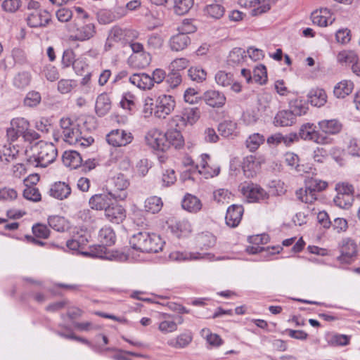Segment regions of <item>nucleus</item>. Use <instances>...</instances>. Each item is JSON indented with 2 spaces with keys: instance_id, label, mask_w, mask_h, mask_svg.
Masks as SVG:
<instances>
[{
  "instance_id": "nucleus-1",
  "label": "nucleus",
  "mask_w": 360,
  "mask_h": 360,
  "mask_svg": "<svg viewBox=\"0 0 360 360\" xmlns=\"http://www.w3.org/2000/svg\"><path fill=\"white\" fill-rule=\"evenodd\" d=\"M31 155L26 150L27 162L30 166L46 167L58 155L56 147L51 143L40 141L32 146Z\"/></svg>"
},
{
  "instance_id": "nucleus-2",
  "label": "nucleus",
  "mask_w": 360,
  "mask_h": 360,
  "mask_svg": "<svg viewBox=\"0 0 360 360\" xmlns=\"http://www.w3.org/2000/svg\"><path fill=\"white\" fill-rule=\"evenodd\" d=\"M129 243L135 250L142 252H158L162 250L165 242L158 234L139 232L131 237Z\"/></svg>"
},
{
  "instance_id": "nucleus-3",
  "label": "nucleus",
  "mask_w": 360,
  "mask_h": 360,
  "mask_svg": "<svg viewBox=\"0 0 360 360\" xmlns=\"http://www.w3.org/2000/svg\"><path fill=\"white\" fill-rule=\"evenodd\" d=\"M69 32L72 40L84 41L94 36L96 28L94 24L90 20L82 21L81 18H78L69 25Z\"/></svg>"
},
{
  "instance_id": "nucleus-4",
  "label": "nucleus",
  "mask_w": 360,
  "mask_h": 360,
  "mask_svg": "<svg viewBox=\"0 0 360 360\" xmlns=\"http://www.w3.org/2000/svg\"><path fill=\"white\" fill-rule=\"evenodd\" d=\"M125 199L126 195L124 192L117 193V192L109 191L92 195L89 199V203L93 210H104L105 211L106 208L112 205L114 200H124Z\"/></svg>"
},
{
  "instance_id": "nucleus-5",
  "label": "nucleus",
  "mask_w": 360,
  "mask_h": 360,
  "mask_svg": "<svg viewBox=\"0 0 360 360\" xmlns=\"http://www.w3.org/2000/svg\"><path fill=\"white\" fill-rule=\"evenodd\" d=\"M314 124L306 123L301 126L298 135V139L300 138L304 141H311L318 144H327L330 143V139L321 134L316 129Z\"/></svg>"
},
{
  "instance_id": "nucleus-6",
  "label": "nucleus",
  "mask_w": 360,
  "mask_h": 360,
  "mask_svg": "<svg viewBox=\"0 0 360 360\" xmlns=\"http://www.w3.org/2000/svg\"><path fill=\"white\" fill-rule=\"evenodd\" d=\"M241 192L248 202H259L269 198L268 193L259 185L253 183L243 185Z\"/></svg>"
},
{
  "instance_id": "nucleus-7",
  "label": "nucleus",
  "mask_w": 360,
  "mask_h": 360,
  "mask_svg": "<svg viewBox=\"0 0 360 360\" xmlns=\"http://www.w3.org/2000/svg\"><path fill=\"white\" fill-rule=\"evenodd\" d=\"M175 104L174 98L172 96H159L155 101L154 115L158 118H165L174 110Z\"/></svg>"
},
{
  "instance_id": "nucleus-8",
  "label": "nucleus",
  "mask_w": 360,
  "mask_h": 360,
  "mask_svg": "<svg viewBox=\"0 0 360 360\" xmlns=\"http://www.w3.org/2000/svg\"><path fill=\"white\" fill-rule=\"evenodd\" d=\"M134 139L132 134L123 129H113L106 136V141L113 147H122L131 143Z\"/></svg>"
},
{
  "instance_id": "nucleus-9",
  "label": "nucleus",
  "mask_w": 360,
  "mask_h": 360,
  "mask_svg": "<svg viewBox=\"0 0 360 360\" xmlns=\"http://www.w3.org/2000/svg\"><path fill=\"white\" fill-rule=\"evenodd\" d=\"M356 255V243L349 238L343 240L340 247V255L338 257V260L342 264H350L354 260Z\"/></svg>"
},
{
  "instance_id": "nucleus-10",
  "label": "nucleus",
  "mask_w": 360,
  "mask_h": 360,
  "mask_svg": "<svg viewBox=\"0 0 360 360\" xmlns=\"http://www.w3.org/2000/svg\"><path fill=\"white\" fill-rule=\"evenodd\" d=\"M51 20V15L46 9L30 11L27 17V25L35 28L46 27Z\"/></svg>"
},
{
  "instance_id": "nucleus-11",
  "label": "nucleus",
  "mask_w": 360,
  "mask_h": 360,
  "mask_svg": "<svg viewBox=\"0 0 360 360\" xmlns=\"http://www.w3.org/2000/svg\"><path fill=\"white\" fill-rule=\"evenodd\" d=\"M147 144L154 150H165L168 148L165 133L158 129H152L146 136Z\"/></svg>"
},
{
  "instance_id": "nucleus-12",
  "label": "nucleus",
  "mask_w": 360,
  "mask_h": 360,
  "mask_svg": "<svg viewBox=\"0 0 360 360\" xmlns=\"http://www.w3.org/2000/svg\"><path fill=\"white\" fill-rule=\"evenodd\" d=\"M239 4L245 8H252V15H258L269 11L274 2L273 0H239Z\"/></svg>"
},
{
  "instance_id": "nucleus-13",
  "label": "nucleus",
  "mask_w": 360,
  "mask_h": 360,
  "mask_svg": "<svg viewBox=\"0 0 360 360\" xmlns=\"http://www.w3.org/2000/svg\"><path fill=\"white\" fill-rule=\"evenodd\" d=\"M276 106L275 101L269 93L260 94L257 100V111L261 115L269 116L273 114Z\"/></svg>"
},
{
  "instance_id": "nucleus-14",
  "label": "nucleus",
  "mask_w": 360,
  "mask_h": 360,
  "mask_svg": "<svg viewBox=\"0 0 360 360\" xmlns=\"http://www.w3.org/2000/svg\"><path fill=\"white\" fill-rule=\"evenodd\" d=\"M158 328L163 334L172 333L178 328V323L175 321L174 316L167 313H160L158 315Z\"/></svg>"
},
{
  "instance_id": "nucleus-15",
  "label": "nucleus",
  "mask_w": 360,
  "mask_h": 360,
  "mask_svg": "<svg viewBox=\"0 0 360 360\" xmlns=\"http://www.w3.org/2000/svg\"><path fill=\"white\" fill-rule=\"evenodd\" d=\"M244 212L243 207L240 205H231L227 209L225 220L226 224L232 228L238 226Z\"/></svg>"
},
{
  "instance_id": "nucleus-16",
  "label": "nucleus",
  "mask_w": 360,
  "mask_h": 360,
  "mask_svg": "<svg viewBox=\"0 0 360 360\" xmlns=\"http://www.w3.org/2000/svg\"><path fill=\"white\" fill-rule=\"evenodd\" d=\"M202 99L205 103L212 108H221L226 103V96L217 90H208L203 94Z\"/></svg>"
},
{
  "instance_id": "nucleus-17",
  "label": "nucleus",
  "mask_w": 360,
  "mask_h": 360,
  "mask_svg": "<svg viewBox=\"0 0 360 360\" xmlns=\"http://www.w3.org/2000/svg\"><path fill=\"white\" fill-rule=\"evenodd\" d=\"M105 215L110 221L120 224L125 219L126 211L122 205L114 202L112 205L106 208Z\"/></svg>"
},
{
  "instance_id": "nucleus-18",
  "label": "nucleus",
  "mask_w": 360,
  "mask_h": 360,
  "mask_svg": "<svg viewBox=\"0 0 360 360\" xmlns=\"http://www.w3.org/2000/svg\"><path fill=\"white\" fill-rule=\"evenodd\" d=\"M171 232L177 238L186 237L192 232V225L187 219H182L171 224Z\"/></svg>"
},
{
  "instance_id": "nucleus-19",
  "label": "nucleus",
  "mask_w": 360,
  "mask_h": 360,
  "mask_svg": "<svg viewBox=\"0 0 360 360\" xmlns=\"http://www.w3.org/2000/svg\"><path fill=\"white\" fill-rule=\"evenodd\" d=\"M312 22L320 27H326L335 21V18L331 15L328 8H321L314 11L311 15Z\"/></svg>"
},
{
  "instance_id": "nucleus-20",
  "label": "nucleus",
  "mask_w": 360,
  "mask_h": 360,
  "mask_svg": "<svg viewBox=\"0 0 360 360\" xmlns=\"http://www.w3.org/2000/svg\"><path fill=\"white\" fill-rule=\"evenodd\" d=\"M131 51L135 54V58H140L141 60L138 63L137 66L139 68H145L148 66L151 61V56L149 53L144 51L143 45L139 42L133 41L129 44Z\"/></svg>"
},
{
  "instance_id": "nucleus-21",
  "label": "nucleus",
  "mask_w": 360,
  "mask_h": 360,
  "mask_svg": "<svg viewBox=\"0 0 360 360\" xmlns=\"http://www.w3.org/2000/svg\"><path fill=\"white\" fill-rule=\"evenodd\" d=\"M181 207L188 212L195 214L202 209V203L197 196L186 193L181 200Z\"/></svg>"
},
{
  "instance_id": "nucleus-22",
  "label": "nucleus",
  "mask_w": 360,
  "mask_h": 360,
  "mask_svg": "<svg viewBox=\"0 0 360 360\" xmlns=\"http://www.w3.org/2000/svg\"><path fill=\"white\" fill-rule=\"evenodd\" d=\"M71 193V188L69 184L63 181H58L51 185L49 189V194L58 200L67 198Z\"/></svg>"
},
{
  "instance_id": "nucleus-23",
  "label": "nucleus",
  "mask_w": 360,
  "mask_h": 360,
  "mask_svg": "<svg viewBox=\"0 0 360 360\" xmlns=\"http://www.w3.org/2000/svg\"><path fill=\"white\" fill-rule=\"evenodd\" d=\"M193 340V335L191 331L181 333L175 338L167 340L168 346L174 349H184L187 347Z\"/></svg>"
},
{
  "instance_id": "nucleus-24",
  "label": "nucleus",
  "mask_w": 360,
  "mask_h": 360,
  "mask_svg": "<svg viewBox=\"0 0 360 360\" xmlns=\"http://www.w3.org/2000/svg\"><path fill=\"white\" fill-rule=\"evenodd\" d=\"M191 43L190 37L184 32H179L172 36L169 41L172 51H180L185 49Z\"/></svg>"
},
{
  "instance_id": "nucleus-25",
  "label": "nucleus",
  "mask_w": 360,
  "mask_h": 360,
  "mask_svg": "<svg viewBox=\"0 0 360 360\" xmlns=\"http://www.w3.org/2000/svg\"><path fill=\"white\" fill-rule=\"evenodd\" d=\"M131 84L142 90H150L153 88L150 76L146 73H135L129 78Z\"/></svg>"
},
{
  "instance_id": "nucleus-26",
  "label": "nucleus",
  "mask_w": 360,
  "mask_h": 360,
  "mask_svg": "<svg viewBox=\"0 0 360 360\" xmlns=\"http://www.w3.org/2000/svg\"><path fill=\"white\" fill-rule=\"evenodd\" d=\"M225 4L224 2L213 1L207 4L204 8V13L205 15L213 19H220L225 13Z\"/></svg>"
},
{
  "instance_id": "nucleus-27",
  "label": "nucleus",
  "mask_w": 360,
  "mask_h": 360,
  "mask_svg": "<svg viewBox=\"0 0 360 360\" xmlns=\"http://www.w3.org/2000/svg\"><path fill=\"white\" fill-rule=\"evenodd\" d=\"M109 185L113 187L110 191L117 192V193H121L124 192L127 197V193L126 189L129 185V182L126 176L122 174H117L112 177L109 181Z\"/></svg>"
},
{
  "instance_id": "nucleus-28",
  "label": "nucleus",
  "mask_w": 360,
  "mask_h": 360,
  "mask_svg": "<svg viewBox=\"0 0 360 360\" xmlns=\"http://www.w3.org/2000/svg\"><path fill=\"white\" fill-rule=\"evenodd\" d=\"M32 80V76L29 71H21L14 75L12 84L13 86L19 90H24L27 88Z\"/></svg>"
},
{
  "instance_id": "nucleus-29",
  "label": "nucleus",
  "mask_w": 360,
  "mask_h": 360,
  "mask_svg": "<svg viewBox=\"0 0 360 360\" xmlns=\"http://www.w3.org/2000/svg\"><path fill=\"white\" fill-rule=\"evenodd\" d=\"M209 160L210 156L207 154H202L200 155V162L196 166L199 173L205 175V178L216 176L220 172V167L218 165H215L213 170L209 169L207 167L209 165Z\"/></svg>"
},
{
  "instance_id": "nucleus-30",
  "label": "nucleus",
  "mask_w": 360,
  "mask_h": 360,
  "mask_svg": "<svg viewBox=\"0 0 360 360\" xmlns=\"http://www.w3.org/2000/svg\"><path fill=\"white\" fill-rule=\"evenodd\" d=\"M62 160L64 165L70 169H77L82 163V158L80 154L75 150L65 151Z\"/></svg>"
},
{
  "instance_id": "nucleus-31",
  "label": "nucleus",
  "mask_w": 360,
  "mask_h": 360,
  "mask_svg": "<svg viewBox=\"0 0 360 360\" xmlns=\"http://www.w3.org/2000/svg\"><path fill=\"white\" fill-rule=\"evenodd\" d=\"M116 43H121L123 44V30L120 27H113L108 34L105 44V50L110 51L113 48Z\"/></svg>"
},
{
  "instance_id": "nucleus-32",
  "label": "nucleus",
  "mask_w": 360,
  "mask_h": 360,
  "mask_svg": "<svg viewBox=\"0 0 360 360\" xmlns=\"http://www.w3.org/2000/svg\"><path fill=\"white\" fill-rule=\"evenodd\" d=\"M318 125L323 133L328 134H337L342 128V124L336 119L319 121Z\"/></svg>"
},
{
  "instance_id": "nucleus-33",
  "label": "nucleus",
  "mask_w": 360,
  "mask_h": 360,
  "mask_svg": "<svg viewBox=\"0 0 360 360\" xmlns=\"http://www.w3.org/2000/svg\"><path fill=\"white\" fill-rule=\"evenodd\" d=\"M165 136L168 147L171 145L175 148H181L184 146V139L179 129H168Z\"/></svg>"
},
{
  "instance_id": "nucleus-34",
  "label": "nucleus",
  "mask_w": 360,
  "mask_h": 360,
  "mask_svg": "<svg viewBox=\"0 0 360 360\" xmlns=\"http://www.w3.org/2000/svg\"><path fill=\"white\" fill-rule=\"evenodd\" d=\"M295 122V117L290 110H281L274 117V124L276 127H288Z\"/></svg>"
},
{
  "instance_id": "nucleus-35",
  "label": "nucleus",
  "mask_w": 360,
  "mask_h": 360,
  "mask_svg": "<svg viewBox=\"0 0 360 360\" xmlns=\"http://www.w3.org/2000/svg\"><path fill=\"white\" fill-rule=\"evenodd\" d=\"M219 134L226 138L236 136L238 134V124L232 120H224L218 126Z\"/></svg>"
},
{
  "instance_id": "nucleus-36",
  "label": "nucleus",
  "mask_w": 360,
  "mask_h": 360,
  "mask_svg": "<svg viewBox=\"0 0 360 360\" xmlns=\"http://www.w3.org/2000/svg\"><path fill=\"white\" fill-rule=\"evenodd\" d=\"M308 97L311 104L316 107L323 106L327 101L326 93L322 89H311L308 94Z\"/></svg>"
},
{
  "instance_id": "nucleus-37",
  "label": "nucleus",
  "mask_w": 360,
  "mask_h": 360,
  "mask_svg": "<svg viewBox=\"0 0 360 360\" xmlns=\"http://www.w3.org/2000/svg\"><path fill=\"white\" fill-rule=\"evenodd\" d=\"M354 89V84L349 80H343L338 83L333 90V94L338 98H344L349 95Z\"/></svg>"
},
{
  "instance_id": "nucleus-38",
  "label": "nucleus",
  "mask_w": 360,
  "mask_h": 360,
  "mask_svg": "<svg viewBox=\"0 0 360 360\" xmlns=\"http://www.w3.org/2000/svg\"><path fill=\"white\" fill-rule=\"evenodd\" d=\"M63 140L70 145H76L81 139V132L78 126H73L72 128L61 131Z\"/></svg>"
},
{
  "instance_id": "nucleus-39",
  "label": "nucleus",
  "mask_w": 360,
  "mask_h": 360,
  "mask_svg": "<svg viewBox=\"0 0 360 360\" xmlns=\"http://www.w3.org/2000/svg\"><path fill=\"white\" fill-rule=\"evenodd\" d=\"M111 108L110 100L106 94H101L98 96L96 101V112L100 116H104L108 113Z\"/></svg>"
},
{
  "instance_id": "nucleus-40",
  "label": "nucleus",
  "mask_w": 360,
  "mask_h": 360,
  "mask_svg": "<svg viewBox=\"0 0 360 360\" xmlns=\"http://www.w3.org/2000/svg\"><path fill=\"white\" fill-rule=\"evenodd\" d=\"M290 111L294 117L305 115L308 110L307 103L302 99L295 98L289 102Z\"/></svg>"
},
{
  "instance_id": "nucleus-41",
  "label": "nucleus",
  "mask_w": 360,
  "mask_h": 360,
  "mask_svg": "<svg viewBox=\"0 0 360 360\" xmlns=\"http://www.w3.org/2000/svg\"><path fill=\"white\" fill-rule=\"evenodd\" d=\"M169 5L173 6L174 11L177 15H184L193 6V0H171Z\"/></svg>"
},
{
  "instance_id": "nucleus-42",
  "label": "nucleus",
  "mask_w": 360,
  "mask_h": 360,
  "mask_svg": "<svg viewBox=\"0 0 360 360\" xmlns=\"http://www.w3.org/2000/svg\"><path fill=\"white\" fill-rule=\"evenodd\" d=\"M297 198L304 203H312L317 199V193L306 184L304 188L296 191Z\"/></svg>"
},
{
  "instance_id": "nucleus-43",
  "label": "nucleus",
  "mask_w": 360,
  "mask_h": 360,
  "mask_svg": "<svg viewBox=\"0 0 360 360\" xmlns=\"http://www.w3.org/2000/svg\"><path fill=\"white\" fill-rule=\"evenodd\" d=\"M195 242L199 248L207 249L214 245L215 238L209 232L201 233L196 236Z\"/></svg>"
},
{
  "instance_id": "nucleus-44",
  "label": "nucleus",
  "mask_w": 360,
  "mask_h": 360,
  "mask_svg": "<svg viewBox=\"0 0 360 360\" xmlns=\"http://www.w3.org/2000/svg\"><path fill=\"white\" fill-rule=\"evenodd\" d=\"M264 136L259 133L250 134L245 141V146L250 152L257 150L264 143Z\"/></svg>"
},
{
  "instance_id": "nucleus-45",
  "label": "nucleus",
  "mask_w": 360,
  "mask_h": 360,
  "mask_svg": "<svg viewBox=\"0 0 360 360\" xmlns=\"http://www.w3.org/2000/svg\"><path fill=\"white\" fill-rule=\"evenodd\" d=\"M163 205L160 198L152 196L148 198L144 202V208L146 212L152 214L158 213L162 209Z\"/></svg>"
},
{
  "instance_id": "nucleus-46",
  "label": "nucleus",
  "mask_w": 360,
  "mask_h": 360,
  "mask_svg": "<svg viewBox=\"0 0 360 360\" xmlns=\"http://www.w3.org/2000/svg\"><path fill=\"white\" fill-rule=\"evenodd\" d=\"M99 239L103 245H112L115 242V233L112 229L105 226L99 231Z\"/></svg>"
},
{
  "instance_id": "nucleus-47",
  "label": "nucleus",
  "mask_w": 360,
  "mask_h": 360,
  "mask_svg": "<svg viewBox=\"0 0 360 360\" xmlns=\"http://www.w3.org/2000/svg\"><path fill=\"white\" fill-rule=\"evenodd\" d=\"M245 57V51L241 48L236 47L233 49L229 53L227 61L231 65H239L244 61Z\"/></svg>"
},
{
  "instance_id": "nucleus-48",
  "label": "nucleus",
  "mask_w": 360,
  "mask_h": 360,
  "mask_svg": "<svg viewBox=\"0 0 360 360\" xmlns=\"http://www.w3.org/2000/svg\"><path fill=\"white\" fill-rule=\"evenodd\" d=\"M48 223L50 227L58 232H64L68 229V224L63 217H49L48 219Z\"/></svg>"
},
{
  "instance_id": "nucleus-49",
  "label": "nucleus",
  "mask_w": 360,
  "mask_h": 360,
  "mask_svg": "<svg viewBox=\"0 0 360 360\" xmlns=\"http://www.w3.org/2000/svg\"><path fill=\"white\" fill-rule=\"evenodd\" d=\"M337 60L340 64L353 65L358 60V56L354 51L344 50L338 53Z\"/></svg>"
},
{
  "instance_id": "nucleus-50",
  "label": "nucleus",
  "mask_w": 360,
  "mask_h": 360,
  "mask_svg": "<svg viewBox=\"0 0 360 360\" xmlns=\"http://www.w3.org/2000/svg\"><path fill=\"white\" fill-rule=\"evenodd\" d=\"M200 335L212 347H217L223 344V340L220 336L217 334L212 333L208 328H202L200 330Z\"/></svg>"
},
{
  "instance_id": "nucleus-51",
  "label": "nucleus",
  "mask_w": 360,
  "mask_h": 360,
  "mask_svg": "<svg viewBox=\"0 0 360 360\" xmlns=\"http://www.w3.org/2000/svg\"><path fill=\"white\" fill-rule=\"evenodd\" d=\"M252 81L261 85L267 82V72L266 67L263 65H257L253 70Z\"/></svg>"
},
{
  "instance_id": "nucleus-52",
  "label": "nucleus",
  "mask_w": 360,
  "mask_h": 360,
  "mask_svg": "<svg viewBox=\"0 0 360 360\" xmlns=\"http://www.w3.org/2000/svg\"><path fill=\"white\" fill-rule=\"evenodd\" d=\"M77 86V82L75 79H61L58 82V91L62 94L70 93Z\"/></svg>"
},
{
  "instance_id": "nucleus-53",
  "label": "nucleus",
  "mask_w": 360,
  "mask_h": 360,
  "mask_svg": "<svg viewBox=\"0 0 360 360\" xmlns=\"http://www.w3.org/2000/svg\"><path fill=\"white\" fill-rule=\"evenodd\" d=\"M182 116L186 124H193L199 119L200 110L197 108H187L184 110Z\"/></svg>"
},
{
  "instance_id": "nucleus-54",
  "label": "nucleus",
  "mask_w": 360,
  "mask_h": 360,
  "mask_svg": "<svg viewBox=\"0 0 360 360\" xmlns=\"http://www.w3.org/2000/svg\"><path fill=\"white\" fill-rule=\"evenodd\" d=\"M347 153L354 157H360V138L349 139L347 143Z\"/></svg>"
},
{
  "instance_id": "nucleus-55",
  "label": "nucleus",
  "mask_w": 360,
  "mask_h": 360,
  "mask_svg": "<svg viewBox=\"0 0 360 360\" xmlns=\"http://www.w3.org/2000/svg\"><path fill=\"white\" fill-rule=\"evenodd\" d=\"M29 125V122L23 117L14 118L11 121V126L22 136L27 130Z\"/></svg>"
},
{
  "instance_id": "nucleus-56",
  "label": "nucleus",
  "mask_w": 360,
  "mask_h": 360,
  "mask_svg": "<svg viewBox=\"0 0 360 360\" xmlns=\"http://www.w3.org/2000/svg\"><path fill=\"white\" fill-rule=\"evenodd\" d=\"M215 81L219 86H229L233 82V75L224 71H219L215 75Z\"/></svg>"
},
{
  "instance_id": "nucleus-57",
  "label": "nucleus",
  "mask_w": 360,
  "mask_h": 360,
  "mask_svg": "<svg viewBox=\"0 0 360 360\" xmlns=\"http://www.w3.org/2000/svg\"><path fill=\"white\" fill-rule=\"evenodd\" d=\"M188 76L193 81L202 82L205 80L207 77L206 72L199 67H191L188 71Z\"/></svg>"
},
{
  "instance_id": "nucleus-58",
  "label": "nucleus",
  "mask_w": 360,
  "mask_h": 360,
  "mask_svg": "<svg viewBox=\"0 0 360 360\" xmlns=\"http://www.w3.org/2000/svg\"><path fill=\"white\" fill-rule=\"evenodd\" d=\"M136 96L130 92L125 93L120 101V105L124 109L132 111L136 107Z\"/></svg>"
},
{
  "instance_id": "nucleus-59",
  "label": "nucleus",
  "mask_w": 360,
  "mask_h": 360,
  "mask_svg": "<svg viewBox=\"0 0 360 360\" xmlns=\"http://www.w3.org/2000/svg\"><path fill=\"white\" fill-rule=\"evenodd\" d=\"M41 100V94L38 91H29L24 100V103L28 107H36Z\"/></svg>"
},
{
  "instance_id": "nucleus-60",
  "label": "nucleus",
  "mask_w": 360,
  "mask_h": 360,
  "mask_svg": "<svg viewBox=\"0 0 360 360\" xmlns=\"http://www.w3.org/2000/svg\"><path fill=\"white\" fill-rule=\"evenodd\" d=\"M333 201L336 206L342 209H348L352 204L353 197L351 195H338L337 193Z\"/></svg>"
},
{
  "instance_id": "nucleus-61",
  "label": "nucleus",
  "mask_w": 360,
  "mask_h": 360,
  "mask_svg": "<svg viewBox=\"0 0 360 360\" xmlns=\"http://www.w3.org/2000/svg\"><path fill=\"white\" fill-rule=\"evenodd\" d=\"M182 82L181 75L179 71L172 70L166 77V82L171 89L177 87Z\"/></svg>"
},
{
  "instance_id": "nucleus-62",
  "label": "nucleus",
  "mask_w": 360,
  "mask_h": 360,
  "mask_svg": "<svg viewBox=\"0 0 360 360\" xmlns=\"http://www.w3.org/2000/svg\"><path fill=\"white\" fill-rule=\"evenodd\" d=\"M23 196L27 200L38 202L41 200V194L38 188L34 186H27L23 191Z\"/></svg>"
},
{
  "instance_id": "nucleus-63",
  "label": "nucleus",
  "mask_w": 360,
  "mask_h": 360,
  "mask_svg": "<svg viewBox=\"0 0 360 360\" xmlns=\"http://www.w3.org/2000/svg\"><path fill=\"white\" fill-rule=\"evenodd\" d=\"M163 44V39L158 34H150L147 40V46L150 49H159Z\"/></svg>"
},
{
  "instance_id": "nucleus-64",
  "label": "nucleus",
  "mask_w": 360,
  "mask_h": 360,
  "mask_svg": "<svg viewBox=\"0 0 360 360\" xmlns=\"http://www.w3.org/2000/svg\"><path fill=\"white\" fill-rule=\"evenodd\" d=\"M47 80L54 82L59 78V73L56 67L52 65H46L42 71Z\"/></svg>"
}]
</instances>
